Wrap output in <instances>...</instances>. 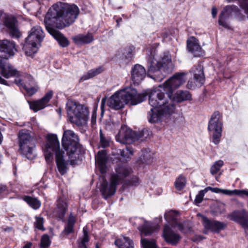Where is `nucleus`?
I'll use <instances>...</instances> for the list:
<instances>
[{
    "label": "nucleus",
    "instance_id": "obj_7",
    "mask_svg": "<svg viewBox=\"0 0 248 248\" xmlns=\"http://www.w3.org/2000/svg\"><path fill=\"white\" fill-rule=\"evenodd\" d=\"M44 37L45 33L40 26H35L32 27L26 39V43L23 47L26 55L31 56L36 53Z\"/></svg>",
    "mask_w": 248,
    "mask_h": 248
},
{
    "label": "nucleus",
    "instance_id": "obj_3",
    "mask_svg": "<svg viewBox=\"0 0 248 248\" xmlns=\"http://www.w3.org/2000/svg\"><path fill=\"white\" fill-rule=\"evenodd\" d=\"M55 153L56 162L61 174L64 175L67 170L68 163L63 159L64 152L60 150V143L55 135H48L47 141L44 149L45 159L47 163L53 159V153Z\"/></svg>",
    "mask_w": 248,
    "mask_h": 248
},
{
    "label": "nucleus",
    "instance_id": "obj_22",
    "mask_svg": "<svg viewBox=\"0 0 248 248\" xmlns=\"http://www.w3.org/2000/svg\"><path fill=\"white\" fill-rule=\"evenodd\" d=\"M117 185H118L111 179L109 184H108L107 180L104 179L101 184L100 188L103 197L106 200L108 197L114 195L116 192Z\"/></svg>",
    "mask_w": 248,
    "mask_h": 248
},
{
    "label": "nucleus",
    "instance_id": "obj_45",
    "mask_svg": "<svg viewBox=\"0 0 248 248\" xmlns=\"http://www.w3.org/2000/svg\"><path fill=\"white\" fill-rule=\"evenodd\" d=\"M120 153L122 157L128 158L133 154V149L130 147H126L125 149L120 150Z\"/></svg>",
    "mask_w": 248,
    "mask_h": 248
},
{
    "label": "nucleus",
    "instance_id": "obj_48",
    "mask_svg": "<svg viewBox=\"0 0 248 248\" xmlns=\"http://www.w3.org/2000/svg\"><path fill=\"white\" fill-rule=\"evenodd\" d=\"M100 144L102 147L105 148L109 145V140L106 139L105 136L104 135L102 130H100Z\"/></svg>",
    "mask_w": 248,
    "mask_h": 248
},
{
    "label": "nucleus",
    "instance_id": "obj_8",
    "mask_svg": "<svg viewBox=\"0 0 248 248\" xmlns=\"http://www.w3.org/2000/svg\"><path fill=\"white\" fill-rule=\"evenodd\" d=\"M19 150L26 157L31 159L34 156L33 149L35 147V139L29 131L22 130L18 134Z\"/></svg>",
    "mask_w": 248,
    "mask_h": 248
},
{
    "label": "nucleus",
    "instance_id": "obj_25",
    "mask_svg": "<svg viewBox=\"0 0 248 248\" xmlns=\"http://www.w3.org/2000/svg\"><path fill=\"white\" fill-rule=\"evenodd\" d=\"M146 71L144 67L136 64L131 71V79L134 84H139L146 76Z\"/></svg>",
    "mask_w": 248,
    "mask_h": 248
},
{
    "label": "nucleus",
    "instance_id": "obj_52",
    "mask_svg": "<svg viewBox=\"0 0 248 248\" xmlns=\"http://www.w3.org/2000/svg\"><path fill=\"white\" fill-rule=\"evenodd\" d=\"M27 79L29 80V85H31V84H33L34 80H33V78H32V76H31L30 75H27L25 77L24 81L26 82Z\"/></svg>",
    "mask_w": 248,
    "mask_h": 248
},
{
    "label": "nucleus",
    "instance_id": "obj_62",
    "mask_svg": "<svg viewBox=\"0 0 248 248\" xmlns=\"http://www.w3.org/2000/svg\"><path fill=\"white\" fill-rule=\"evenodd\" d=\"M3 13V11H1V10H0V17H1V16H2Z\"/></svg>",
    "mask_w": 248,
    "mask_h": 248
},
{
    "label": "nucleus",
    "instance_id": "obj_38",
    "mask_svg": "<svg viewBox=\"0 0 248 248\" xmlns=\"http://www.w3.org/2000/svg\"><path fill=\"white\" fill-rule=\"evenodd\" d=\"M83 237L81 239L78 244V248H87L86 244L89 241V237L88 234L87 227H84L83 229Z\"/></svg>",
    "mask_w": 248,
    "mask_h": 248
},
{
    "label": "nucleus",
    "instance_id": "obj_63",
    "mask_svg": "<svg viewBox=\"0 0 248 248\" xmlns=\"http://www.w3.org/2000/svg\"><path fill=\"white\" fill-rule=\"evenodd\" d=\"M117 25L119 26V20H117Z\"/></svg>",
    "mask_w": 248,
    "mask_h": 248
},
{
    "label": "nucleus",
    "instance_id": "obj_42",
    "mask_svg": "<svg viewBox=\"0 0 248 248\" xmlns=\"http://www.w3.org/2000/svg\"><path fill=\"white\" fill-rule=\"evenodd\" d=\"M224 162L222 160H219L216 161L210 169V172L212 174H216L219 171L220 168L223 166Z\"/></svg>",
    "mask_w": 248,
    "mask_h": 248
},
{
    "label": "nucleus",
    "instance_id": "obj_50",
    "mask_svg": "<svg viewBox=\"0 0 248 248\" xmlns=\"http://www.w3.org/2000/svg\"><path fill=\"white\" fill-rule=\"evenodd\" d=\"M223 194L228 195H238V190L234 189V190H227V189H223L222 193Z\"/></svg>",
    "mask_w": 248,
    "mask_h": 248
},
{
    "label": "nucleus",
    "instance_id": "obj_36",
    "mask_svg": "<svg viewBox=\"0 0 248 248\" xmlns=\"http://www.w3.org/2000/svg\"><path fill=\"white\" fill-rule=\"evenodd\" d=\"M23 200L33 209L36 210L41 206V202L36 198L25 196Z\"/></svg>",
    "mask_w": 248,
    "mask_h": 248
},
{
    "label": "nucleus",
    "instance_id": "obj_64",
    "mask_svg": "<svg viewBox=\"0 0 248 248\" xmlns=\"http://www.w3.org/2000/svg\"><path fill=\"white\" fill-rule=\"evenodd\" d=\"M95 248H99V247H98V245H96V247H95Z\"/></svg>",
    "mask_w": 248,
    "mask_h": 248
},
{
    "label": "nucleus",
    "instance_id": "obj_17",
    "mask_svg": "<svg viewBox=\"0 0 248 248\" xmlns=\"http://www.w3.org/2000/svg\"><path fill=\"white\" fill-rule=\"evenodd\" d=\"M198 215L201 217L202 222L206 230L218 232L226 227V224L224 222L214 220H211L202 215L199 214Z\"/></svg>",
    "mask_w": 248,
    "mask_h": 248
},
{
    "label": "nucleus",
    "instance_id": "obj_35",
    "mask_svg": "<svg viewBox=\"0 0 248 248\" xmlns=\"http://www.w3.org/2000/svg\"><path fill=\"white\" fill-rule=\"evenodd\" d=\"M14 82L18 86L23 87L27 92L28 94L31 96L34 94L37 91V89L35 87L28 88L26 84L21 78H16Z\"/></svg>",
    "mask_w": 248,
    "mask_h": 248
},
{
    "label": "nucleus",
    "instance_id": "obj_47",
    "mask_svg": "<svg viewBox=\"0 0 248 248\" xmlns=\"http://www.w3.org/2000/svg\"><path fill=\"white\" fill-rule=\"evenodd\" d=\"M206 192H207V191L206 188L202 190L199 192L198 194L196 195L194 201L196 204H199L202 202L203 197Z\"/></svg>",
    "mask_w": 248,
    "mask_h": 248
},
{
    "label": "nucleus",
    "instance_id": "obj_53",
    "mask_svg": "<svg viewBox=\"0 0 248 248\" xmlns=\"http://www.w3.org/2000/svg\"><path fill=\"white\" fill-rule=\"evenodd\" d=\"M243 195H245L248 197V190L247 189H243V190H238V195L242 196Z\"/></svg>",
    "mask_w": 248,
    "mask_h": 248
},
{
    "label": "nucleus",
    "instance_id": "obj_33",
    "mask_svg": "<svg viewBox=\"0 0 248 248\" xmlns=\"http://www.w3.org/2000/svg\"><path fill=\"white\" fill-rule=\"evenodd\" d=\"M93 39V36L90 33L80 34L73 37L74 42L77 44H88L92 42Z\"/></svg>",
    "mask_w": 248,
    "mask_h": 248
},
{
    "label": "nucleus",
    "instance_id": "obj_29",
    "mask_svg": "<svg viewBox=\"0 0 248 248\" xmlns=\"http://www.w3.org/2000/svg\"><path fill=\"white\" fill-rule=\"evenodd\" d=\"M193 72L194 73V78L196 82V84L201 86L203 84L205 81L203 66L201 64L195 66Z\"/></svg>",
    "mask_w": 248,
    "mask_h": 248
},
{
    "label": "nucleus",
    "instance_id": "obj_51",
    "mask_svg": "<svg viewBox=\"0 0 248 248\" xmlns=\"http://www.w3.org/2000/svg\"><path fill=\"white\" fill-rule=\"evenodd\" d=\"M207 191L209 190H211L212 192L218 193H222V189H220L217 187H211L210 186L207 187L206 188Z\"/></svg>",
    "mask_w": 248,
    "mask_h": 248
},
{
    "label": "nucleus",
    "instance_id": "obj_55",
    "mask_svg": "<svg viewBox=\"0 0 248 248\" xmlns=\"http://www.w3.org/2000/svg\"><path fill=\"white\" fill-rule=\"evenodd\" d=\"M218 206L220 207L221 209H220L219 210H217L216 212L217 213H219L221 214V213H223L224 211V205L222 204H220L219 205H218Z\"/></svg>",
    "mask_w": 248,
    "mask_h": 248
},
{
    "label": "nucleus",
    "instance_id": "obj_59",
    "mask_svg": "<svg viewBox=\"0 0 248 248\" xmlns=\"http://www.w3.org/2000/svg\"><path fill=\"white\" fill-rule=\"evenodd\" d=\"M6 82H7V81L5 80V79H4L3 78H2L0 76V83L1 84H6Z\"/></svg>",
    "mask_w": 248,
    "mask_h": 248
},
{
    "label": "nucleus",
    "instance_id": "obj_60",
    "mask_svg": "<svg viewBox=\"0 0 248 248\" xmlns=\"http://www.w3.org/2000/svg\"><path fill=\"white\" fill-rule=\"evenodd\" d=\"M104 102H105V99H103L102 100V101H101V108L102 109L103 108V107H104Z\"/></svg>",
    "mask_w": 248,
    "mask_h": 248
},
{
    "label": "nucleus",
    "instance_id": "obj_31",
    "mask_svg": "<svg viewBox=\"0 0 248 248\" xmlns=\"http://www.w3.org/2000/svg\"><path fill=\"white\" fill-rule=\"evenodd\" d=\"M67 208V203L64 200L59 199L57 201V208L55 209L56 216L62 219L66 212Z\"/></svg>",
    "mask_w": 248,
    "mask_h": 248
},
{
    "label": "nucleus",
    "instance_id": "obj_20",
    "mask_svg": "<svg viewBox=\"0 0 248 248\" xmlns=\"http://www.w3.org/2000/svg\"><path fill=\"white\" fill-rule=\"evenodd\" d=\"M131 172V169L126 166H118L115 168V173L111 175L110 179L118 185L122 183Z\"/></svg>",
    "mask_w": 248,
    "mask_h": 248
},
{
    "label": "nucleus",
    "instance_id": "obj_5",
    "mask_svg": "<svg viewBox=\"0 0 248 248\" xmlns=\"http://www.w3.org/2000/svg\"><path fill=\"white\" fill-rule=\"evenodd\" d=\"M66 110L70 122L78 126L84 124L88 119L89 113L87 108L74 100H68Z\"/></svg>",
    "mask_w": 248,
    "mask_h": 248
},
{
    "label": "nucleus",
    "instance_id": "obj_6",
    "mask_svg": "<svg viewBox=\"0 0 248 248\" xmlns=\"http://www.w3.org/2000/svg\"><path fill=\"white\" fill-rule=\"evenodd\" d=\"M151 136L152 132L149 129L144 128L141 131L136 132L123 125L116 136V140L121 143L129 144L140 139L143 140L150 138Z\"/></svg>",
    "mask_w": 248,
    "mask_h": 248
},
{
    "label": "nucleus",
    "instance_id": "obj_12",
    "mask_svg": "<svg viewBox=\"0 0 248 248\" xmlns=\"http://www.w3.org/2000/svg\"><path fill=\"white\" fill-rule=\"evenodd\" d=\"M186 73H177L159 87L163 88L168 96H171L174 90L179 88L186 81Z\"/></svg>",
    "mask_w": 248,
    "mask_h": 248
},
{
    "label": "nucleus",
    "instance_id": "obj_34",
    "mask_svg": "<svg viewBox=\"0 0 248 248\" xmlns=\"http://www.w3.org/2000/svg\"><path fill=\"white\" fill-rule=\"evenodd\" d=\"M103 71V69L101 67L91 69L88 71L87 73L85 74L81 77L80 81H83L93 78V77L101 73Z\"/></svg>",
    "mask_w": 248,
    "mask_h": 248
},
{
    "label": "nucleus",
    "instance_id": "obj_21",
    "mask_svg": "<svg viewBox=\"0 0 248 248\" xmlns=\"http://www.w3.org/2000/svg\"><path fill=\"white\" fill-rule=\"evenodd\" d=\"M228 217L240 223L243 228L248 229V214L246 211H235L229 215Z\"/></svg>",
    "mask_w": 248,
    "mask_h": 248
},
{
    "label": "nucleus",
    "instance_id": "obj_37",
    "mask_svg": "<svg viewBox=\"0 0 248 248\" xmlns=\"http://www.w3.org/2000/svg\"><path fill=\"white\" fill-rule=\"evenodd\" d=\"M138 229L141 234H144L145 236L151 235L154 231L153 227L149 225L146 222L144 223L143 226H139Z\"/></svg>",
    "mask_w": 248,
    "mask_h": 248
},
{
    "label": "nucleus",
    "instance_id": "obj_57",
    "mask_svg": "<svg viewBox=\"0 0 248 248\" xmlns=\"http://www.w3.org/2000/svg\"><path fill=\"white\" fill-rule=\"evenodd\" d=\"M194 87V85L191 81H188L187 84V87L188 89H191Z\"/></svg>",
    "mask_w": 248,
    "mask_h": 248
},
{
    "label": "nucleus",
    "instance_id": "obj_10",
    "mask_svg": "<svg viewBox=\"0 0 248 248\" xmlns=\"http://www.w3.org/2000/svg\"><path fill=\"white\" fill-rule=\"evenodd\" d=\"M161 88L152 90L149 94V104L152 107H161L162 109L167 106L174 105L172 103L171 96L165 97L164 91Z\"/></svg>",
    "mask_w": 248,
    "mask_h": 248
},
{
    "label": "nucleus",
    "instance_id": "obj_58",
    "mask_svg": "<svg viewBox=\"0 0 248 248\" xmlns=\"http://www.w3.org/2000/svg\"><path fill=\"white\" fill-rule=\"evenodd\" d=\"M32 244L31 242L27 243L23 248H31Z\"/></svg>",
    "mask_w": 248,
    "mask_h": 248
},
{
    "label": "nucleus",
    "instance_id": "obj_39",
    "mask_svg": "<svg viewBox=\"0 0 248 248\" xmlns=\"http://www.w3.org/2000/svg\"><path fill=\"white\" fill-rule=\"evenodd\" d=\"M141 244L142 248H157L156 241L155 239L148 240L145 238H141Z\"/></svg>",
    "mask_w": 248,
    "mask_h": 248
},
{
    "label": "nucleus",
    "instance_id": "obj_40",
    "mask_svg": "<svg viewBox=\"0 0 248 248\" xmlns=\"http://www.w3.org/2000/svg\"><path fill=\"white\" fill-rule=\"evenodd\" d=\"M75 223V219L73 217L70 216L68 220V222L65 226L62 233L68 234L71 233L73 231V226Z\"/></svg>",
    "mask_w": 248,
    "mask_h": 248
},
{
    "label": "nucleus",
    "instance_id": "obj_49",
    "mask_svg": "<svg viewBox=\"0 0 248 248\" xmlns=\"http://www.w3.org/2000/svg\"><path fill=\"white\" fill-rule=\"evenodd\" d=\"M240 6L243 9L245 13L248 16V0H240ZM229 2H231L232 0H228Z\"/></svg>",
    "mask_w": 248,
    "mask_h": 248
},
{
    "label": "nucleus",
    "instance_id": "obj_61",
    "mask_svg": "<svg viewBox=\"0 0 248 248\" xmlns=\"http://www.w3.org/2000/svg\"><path fill=\"white\" fill-rule=\"evenodd\" d=\"M2 140V136L1 132H0V143L1 142Z\"/></svg>",
    "mask_w": 248,
    "mask_h": 248
},
{
    "label": "nucleus",
    "instance_id": "obj_19",
    "mask_svg": "<svg viewBox=\"0 0 248 248\" xmlns=\"http://www.w3.org/2000/svg\"><path fill=\"white\" fill-rule=\"evenodd\" d=\"M52 95L53 92L50 91L48 92L41 99L33 101H28L30 108L34 112L44 108L47 106V104L52 98Z\"/></svg>",
    "mask_w": 248,
    "mask_h": 248
},
{
    "label": "nucleus",
    "instance_id": "obj_13",
    "mask_svg": "<svg viewBox=\"0 0 248 248\" xmlns=\"http://www.w3.org/2000/svg\"><path fill=\"white\" fill-rule=\"evenodd\" d=\"M119 92L125 105L129 103L132 105H136L143 102L146 97V95L143 93L138 94L136 90L131 87H126Z\"/></svg>",
    "mask_w": 248,
    "mask_h": 248
},
{
    "label": "nucleus",
    "instance_id": "obj_15",
    "mask_svg": "<svg viewBox=\"0 0 248 248\" xmlns=\"http://www.w3.org/2000/svg\"><path fill=\"white\" fill-rule=\"evenodd\" d=\"M8 59L0 60V74L5 78H9L16 77V78L20 76V74L7 61Z\"/></svg>",
    "mask_w": 248,
    "mask_h": 248
},
{
    "label": "nucleus",
    "instance_id": "obj_18",
    "mask_svg": "<svg viewBox=\"0 0 248 248\" xmlns=\"http://www.w3.org/2000/svg\"><path fill=\"white\" fill-rule=\"evenodd\" d=\"M16 51L15 44L13 41L3 40L0 42V57L2 59H8L13 56Z\"/></svg>",
    "mask_w": 248,
    "mask_h": 248
},
{
    "label": "nucleus",
    "instance_id": "obj_23",
    "mask_svg": "<svg viewBox=\"0 0 248 248\" xmlns=\"http://www.w3.org/2000/svg\"><path fill=\"white\" fill-rule=\"evenodd\" d=\"M162 236L166 242L172 246L176 245L181 239L180 236L173 232L169 225L164 227Z\"/></svg>",
    "mask_w": 248,
    "mask_h": 248
},
{
    "label": "nucleus",
    "instance_id": "obj_28",
    "mask_svg": "<svg viewBox=\"0 0 248 248\" xmlns=\"http://www.w3.org/2000/svg\"><path fill=\"white\" fill-rule=\"evenodd\" d=\"M177 212L171 210L165 213L164 217L169 222H172V225L173 226H178L180 231L182 232H185L183 223L178 222L177 220Z\"/></svg>",
    "mask_w": 248,
    "mask_h": 248
},
{
    "label": "nucleus",
    "instance_id": "obj_27",
    "mask_svg": "<svg viewBox=\"0 0 248 248\" xmlns=\"http://www.w3.org/2000/svg\"><path fill=\"white\" fill-rule=\"evenodd\" d=\"M108 157L106 151L105 150L99 151L95 156V164L99 169L101 173L106 172V163Z\"/></svg>",
    "mask_w": 248,
    "mask_h": 248
},
{
    "label": "nucleus",
    "instance_id": "obj_46",
    "mask_svg": "<svg viewBox=\"0 0 248 248\" xmlns=\"http://www.w3.org/2000/svg\"><path fill=\"white\" fill-rule=\"evenodd\" d=\"M50 245L49 237L47 234H44L41 240V248H47Z\"/></svg>",
    "mask_w": 248,
    "mask_h": 248
},
{
    "label": "nucleus",
    "instance_id": "obj_4",
    "mask_svg": "<svg viewBox=\"0 0 248 248\" xmlns=\"http://www.w3.org/2000/svg\"><path fill=\"white\" fill-rule=\"evenodd\" d=\"M78 136L71 130L64 131L62 138V145L66 151L67 154L70 159V163L73 166L77 164L79 159L80 145L78 143Z\"/></svg>",
    "mask_w": 248,
    "mask_h": 248
},
{
    "label": "nucleus",
    "instance_id": "obj_9",
    "mask_svg": "<svg viewBox=\"0 0 248 248\" xmlns=\"http://www.w3.org/2000/svg\"><path fill=\"white\" fill-rule=\"evenodd\" d=\"M21 17L20 16L13 14L6 15L3 17L2 22L5 31L12 38L19 39L22 36L18 24V20Z\"/></svg>",
    "mask_w": 248,
    "mask_h": 248
},
{
    "label": "nucleus",
    "instance_id": "obj_26",
    "mask_svg": "<svg viewBox=\"0 0 248 248\" xmlns=\"http://www.w3.org/2000/svg\"><path fill=\"white\" fill-rule=\"evenodd\" d=\"M108 105L115 110H118L124 107V102L119 91L115 93L108 99Z\"/></svg>",
    "mask_w": 248,
    "mask_h": 248
},
{
    "label": "nucleus",
    "instance_id": "obj_16",
    "mask_svg": "<svg viewBox=\"0 0 248 248\" xmlns=\"http://www.w3.org/2000/svg\"><path fill=\"white\" fill-rule=\"evenodd\" d=\"M239 12L238 7L235 5H228L225 7L220 13L218 19V24L225 28H229V25L226 19L231 16L233 14L237 15Z\"/></svg>",
    "mask_w": 248,
    "mask_h": 248
},
{
    "label": "nucleus",
    "instance_id": "obj_32",
    "mask_svg": "<svg viewBox=\"0 0 248 248\" xmlns=\"http://www.w3.org/2000/svg\"><path fill=\"white\" fill-rule=\"evenodd\" d=\"M114 243L119 248H130L131 247L134 248V247L133 240L128 237H123L117 239Z\"/></svg>",
    "mask_w": 248,
    "mask_h": 248
},
{
    "label": "nucleus",
    "instance_id": "obj_14",
    "mask_svg": "<svg viewBox=\"0 0 248 248\" xmlns=\"http://www.w3.org/2000/svg\"><path fill=\"white\" fill-rule=\"evenodd\" d=\"M174 105L167 106L164 109L161 107H152L148 112V121L151 123H156L160 121L164 115H170L175 110Z\"/></svg>",
    "mask_w": 248,
    "mask_h": 248
},
{
    "label": "nucleus",
    "instance_id": "obj_30",
    "mask_svg": "<svg viewBox=\"0 0 248 248\" xmlns=\"http://www.w3.org/2000/svg\"><path fill=\"white\" fill-rule=\"evenodd\" d=\"M191 95L188 91L179 90L176 92L174 96L171 95L172 103H180L186 100H190ZM175 106V105H174Z\"/></svg>",
    "mask_w": 248,
    "mask_h": 248
},
{
    "label": "nucleus",
    "instance_id": "obj_41",
    "mask_svg": "<svg viewBox=\"0 0 248 248\" xmlns=\"http://www.w3.org/2000/svg\"><path fill=\"white\" fill-rule=\"evenodd\" d=\"M186 183V180L185 177L182 175H180L175 182V187L177 190H181L184 188Z\"/></svg>",
    "mask_w": 248,
    "mask_h": 248
},
{
    "label": "nucleus",
    "instance_id": "obj_2",
    "mask_svg": "<svg viewBox=\"0 0 248 248\" xmlns=\"http://www.w3.org/2000/svg\"><path fill=\"white\" fill-rule=\"evenodd\" d=\"M148 76L154 80L160 82L171 72L174 68V64L170 55H164L159 57L154 53L149 57L148 63Z\"/></svg>",
    "mask_w": 248,
    "mask_h": 248
},
{
    "label": "nucleus",
    "instance_id": "obj_24",
    "mask_svg": "<svg viewBox=\"0 0 248 248\" xmlns=\"http://www.w3.org/2000/svg\"><path fill=\"white\" fill-rule=\"evenodd\" d=\"M187 48L195 57H200L204 54V51L195 37H191L187 40Z\"/></svg>",
    "mask_w": 248,
    "mask_h": 248
},
{
    "label": "nucleus",
    "instance_id": "obj_54",
    "mask_svg": "<svg viewBox=\"0 0 248 248\" xmlns=\"http://www.w3.org/2000/svg\"><path fill=\"white\" fill-rule=\"evenodd\" d=\"M217 14V9L216 7H213L212 8V15L213 17L214 18L216 17Z\"/></svg>",
    "mask_w": 248,
    "mask_h": 248
},
{
    "label": "nucleus",
    "instance_id": "obj_44",
    "mask_svg": "<svg viewBox=\"0 0 248 248\" xmlns=\"http://www.w3.org/2000/svg\"><path fill=\"white\" fill-rule=\"evenodd\" d=\"M35 221L34 223V227L38 230L45 231V229L43 226L44 218L41 217L36 216L35 217Z\"/></svg>",
    "mask_w": 248,
    "mask_h": 248
},
{
    "label": "nucleus",
    "instance_id": "obj_11",
    "mask_svg": "<svg viewBox=\"0 0 248 248\" xmlns=\"http://www.w3.org/2000/svg\"><path fill=\"white\" fill-rule=\"evenodd\" d=\"M222 119L220 113L215 111L211 116L208 125V130L212 134V142L216 145L220 140L222 132Z\"/></svg>",
    "mask_w": 248,
    "mask_h": 248
},
{
    "label": "nucleus",
    "instance_id": "obj_56",
    "mask_svg": "<svg viewBox=\"0 0 248 248\" xmlns=\"http://www.w3.org/2000/svg\"><path fill=\"white\" fill-rule=\"evenodd\" d=\"M6 190V186L4 185L0 186V194Z\"/></svg>",
    "mask_w": 248,
    "mask_h": 248
},
{
    "label": "nucleus",
    "instance_id": "obj_43",
    "mask_svg": "<svg viewBox=\"0 0 248 248\" xmlns=\"http://www.w3.org/2000/svg\"><path fill=\"white\" fill-rule=\"evenodd\" d=\"M140 184V180L139 178L135 176L127 180L124 185L127 186H138Z\"/></svg>",
    "mask_w": 248,
    "mask_h": 248
},
{
    "label": "nucleus",
    "instance_id": "obj_1",
    "mask_svg": "<svg viewBox=\"0 0 248 248\" xmlns=\"http://www.w3.org/2000/svg\"><path fill=\"white\" fill-rule=\"evenodd\" d=\"M79 13L77 5L59 2L53 4L45 16L44 23L46 29L62 47L67 46L69 41L54 28L62 29L69 26L75 22Z\"/></svg>",
    "mask_w": 248,
    "mask_h": 248
}]
</instances>
